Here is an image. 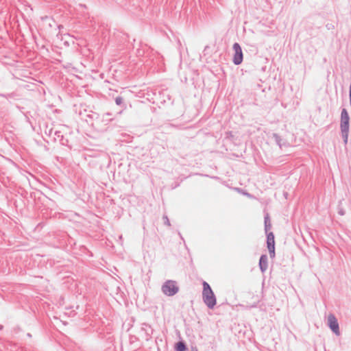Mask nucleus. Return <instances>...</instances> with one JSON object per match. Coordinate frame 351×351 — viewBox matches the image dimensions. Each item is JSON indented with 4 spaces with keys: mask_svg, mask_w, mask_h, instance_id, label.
<instances>
[{
    "mask_svg": "<svg viewBox=\"0 0 351 351\" xmlns=\"http://www.w3.org/2000/svg\"><path fill=\"white\" fill-rule=\"evenodd\" d=\"M111 115H112V114H111V113H110V112H107V113H105V114H104V116H103V117H110V116H111Z\"/></svg>",
    "mask_w": 351,
    "mask_h": 351,
    "instance_id": "f3484780",
    "label": "nucleus"
},
{
    "mask_svg": "<svg viewBox=\"0 0 351 351\" xmlns=\"http://www.w3.org/2000/svg\"><path fill=\"white\" fill-rule=\"evenodd\" d=\"M162 293L167 296H173L179 291V287L176 281L168 280L164 282L161 287Z\"/></svg>",
    "mask_w": 351,
    "mask_h": 351,
    "instance_id": "7ed1b4c3",
    "label": "nucleus"
},
{
    "mask_svg": "<svg viewBox=\"0 0 351 351\" xmlns=\"http://www.w3.org/2000/svg\"><path fill=\"white\" fill-rule=\"evenodd\" d=\"M271 224L270 221V219L268 215H265V232L266 234L269 233L268 231L271 229Z\"/></svg>",
    "mask_w": 351,
    "mask_h": 351,
    "instance_id": "9d476101",
    "label": "nucleus"
},
{
    "mask_svg": "<svg viewBox=\"0 0 351 351\" xmlns=\"http://www.w3.org/2000/svg\"><path fill=\"white\" fill-rule=\"evenodd\" d=\"M350 117L346 108H343L341 112L340 128L341 136L345 144H347L349 133Z\"/></svg>",
    "mask_w": 351,
    "mask_h": 351,
    "instance_id": "f03ea898",
    "label": "nucleus"
},
{
    "mask_svg": "<svg viewBox=\"0 0 351 351\" xmlns=\"http://www.w3.org/2000/svg\"><path fill=\"white\" fill-rule=\"evenodd\" d=\"M258 265H259L260 270L261 271V272L263 273V269H264V267H263V254H261V256H260Z\"/></svg>",
    "mask_w": 351,
    "mask_h": 351,
    "instance_id": "9b49d317",
    "label": "nucleus"
},
{
    "mask_svg": "<svg viewBox=\"0 0 351 351\" xmlns=\"http://www.w3.org/2000/svg\"><path fill=\"white\" fill-rule=\"evenodd\" d=\"M123 99L122 97L118 96L115 98V103L118 106L121 105L123 104Z\"/></svg>",
    "mask_w": 351,
    "mask_h": 351,
    "instance_id": "ddd939ff",
    "label": "nucleus"
},
{
    "mask_svg": "<svg viewBox=\"0 0 351 351\" xmlns=\"http://www.w3.org/2000/svg\"><path fill=\"white\" fill-rule=\"evenodd\" d=\"M267 247L271 258H274L275 253V237L273 232H270L267 234Z\"/></svg>",
    "mask_w": 351,
    "mask_h": 351,
    "instance_id": "39448f33",
    "label": "nucleus"
},
{
    "mask_svg": "<svg viewBox=\"0 0 351 351\" xmlns=\"http://www.w3.org/2000/svg\"><path fill=\"white\" fill-rule=\"evenodd\" d=\"M262 290L263 289V286H264V284H263V282H262Z\"/></svg>",
    "mask_w": 351,
    "mask_h": 351,
    "instance_id": "412c9836",
    "label": "nucleus"
},
{
    "mask_svg": "<svg viewBox=\"0 0 351 351\" xmlns=\"http://www.w3.org/2000/svg\"><path fill=\"white\" fill-rule=\"evenodd\" d=\"M162 219H163V221H164V224L167 226H171V223H170V221L167 217V215H164L162 216Z\"/></svg>",
    "mask_w": 351,
    "mask_h": 351,
    "instance_id": "f8f14e48",
    "label": "nucleus"
},
{
    "mask_svg": "<svg viewBox=\"0 0 351 351\" xmlns=\"http://www.w3.org/2000/svg\"><path fill=\"white\" fill-rule=\"evenodd\" d=\"M264 269H265V270L266 269V266H265V265Z\"/></svg>",
    "mask_w": 351,
    "mask_h": 351,
    "instance_id": "5701e85b",
    "label": "nucleus"
},
{
    "mask_svg": "<svg viewBox=\"0 0 351 351\" xmlns=\"http://www.w3.org/2000/svg\"><path fill=\"white\" fill-rule=\"evenodd\" d=\"M256 86L257 88H259L261 87L262 85L260 83H256Z\"/></svg>",
    "mask_w": 351,
    "mask_h": 351,
    "instance_id": "6ab92c4d",
    "label": "nucleus"
},
{
    "mask_svg": "<svg viewBox=\"0 0 351 351\" xmlns=\"http://www.w3.org/2000/svg\"><path fill=\"white\" fill-rule=\"evenodd\" d=\"M12 96V94H1L0 93V97H4V98H8V97H11Z\"/></svg>",
    "mask_w": 351,
    "mask_h": 351,
    "instance_id": "4468645a",
    "label": "nucleus"
},
{
    "mask_svg": "<svg viewBox=\"0 0 351 351\" xmlns=\"http://www.w3.org/2000/svg\"><path fill=\"white\" fill-rule=\"evenodd\" d=\"M202 300L204 304L210 309H213L217 304L216 297L208 282L204 281L202 283Z\"/></svg>",
    "mask_w": 351,
    "mask_h": 351,
    "instance_id": "f257e3e1",
    "label": "nucleus"
},
{
    "mask_svg": "<svg viewBox=\"0 0 351 351\" xmlns=\"http://www.w3.org/2000/svg\"><path fill=\"white\" fill-rule=\"evenodd\" d=\"M3 328V326L2 325H0V330H2Z\"/></svg>",
    "mask_w": 351,
    "mask_h": 351,
    "instance_id": "aec40b11",
    "label": "nucleus"
},
{
    "mask_svg": "<svg viewBox=\"0 0 351 351\" xmlns=\"http://www.w3.org/2000/svg\"><path fill=\"white\" fill-rule=\"evenodd\" d=\"M338 213L340 215H345V210L343 209V208H340L338 211Z\"/></svg>",
    "mask_w": 351,
    "mask_h": 351,
    "instance_id": "dca6fc26",
    "label": "nucleus"
},
{
    "mask_svg": "<svg viewBox=\"0 0 351 351\" xmlns=\"http://www.w3.org/2000/svg\"><path fill=\"white\" fill-rule=\"evenodd\" d=\"M54 133V132L53 131V129H51L49 132V135H52Z\"/></svg>",
    "mask_w": 351,
    "mask_h": 351,
    "instance_id": "a211bd4d",
    "label": "nucleus"
},
{
    "mask_svg": "<svg viewBox=\"0 0 351 351\" xmlns=\"http://www.w3.org/2000/svg\"><path fill=\"white\" fill-rule=\"evenodd\" d=\"M28 337H31V335L29 333L27 334Z\"/></svg>",
    "mask_w": 351,
    "mask_h": 351,
    "instance_id": "4be33fe9",
    "label": "nucleus"
},
{
    "mask_svg": "<svg viewBox=\"0 0 351 351\" xmlns=\"http://www.w3.org/2000/svg\"><path fill=\"white\" fill-rule=\"evenodd\" d=\"M281 141L282 138L275 133H272L271 135H268V143L272 144L275 143L281 148L282 146Z\"/></svg>",
    "mask_w": 351,
    "mask_h": 351,
    "instance_id": "6e6552de",
    "label": "nucleus"
},
{
    "mask_svg": "<svg viewBox=\"0 0 351 351\" xmlns=\"http://www.w3.org/2000/svg\"><path fill=\"white\" fill-rule=\"evenodd\" d=\"M232 49L234 51L232 62L235 65H239L241 64L243 60L241 47L238 43H235L233 45Z\"/></svg>",
    "mask_w": 351,
    "mask_h": 351,
    "instance_id": "20e7f679",
    "label": "nucleus"
},
{
    "mask_svg": "<svg viewBox=\"0 0 351 351\" xmlns=\"http://www.w3.org/2000/svg\"><path fill=\"white\" fill-rule=\"evenodd\" d=\"M187 349L186 343L182 341H178L175 345V350L176 351H186Z\"/></svg>",
    "mask_w": 351,
    "mask_h": 351,
    "instance_id": "1a4fd4ad",
    "label": "nucleus"
},
{
    "mask_svg": "<svg viewBox=\"0 0 351 351\" xmlns=\"http://www.w3.org/2000/svg\"><path fill=\"white\" fill-rule=\"evenodd\" d=\"M235 189L237 190L239 192L243 193L244 195H250V194L248 193H244L243 191V189H239V188H235Z\"/></svg>",
    "mask_w": 351,
    "mask_h": 351,
    "instance_id": "2eb2a0df",
    "label": "nucleus"
},
{
    "mask_svg": "<svg viewBox=\"0 0 351 351\" xmlns=\"http://www.w3.org/2000/svg\"><path fill=\"white\" fill-rule=\"evenodd\" d=\"M328 324L331 330L337 335H339V326L336 317L330 314L328 317Z\"/></svg>",
    "mask_w": 351,
    "mask_h": 351,
    "instance_id": "423d86ee",
    "label": "nucleus"
},
{
    "mask_svg": "<svg viewBox=\"0 0 351 351\" xmlns=\"http://www.w3.org/2000/svg\"><path fill=\"white\" fill-rule=\"evenodd\" d=\"M53 138L56 141H58L61 145L71 147L69 145V140L64 138V135L60 131H54Z\"/></svg>",
    "mask_w": 351,
    "mask_h": 351,
    "instance_id": "0eeeda50",
    "label": "nucleus"
}]
</instances>
